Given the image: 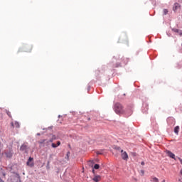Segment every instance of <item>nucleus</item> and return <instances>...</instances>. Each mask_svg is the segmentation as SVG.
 <instances>
[{"mask_svg":"<svg viewBox=\"0 0 182 182\" xmlns=\"http://www.w3.org/2000/svg\"><path fill=\"white\" fill-rule=\"evenodd\" d=\"M114 110L117 114H124V113H126V114H128V115H130L132 113H133L132 108H130L128 111H124L123 109V105H122L120 103H116L114 105Z\"/></svg>","mask_w":182,"mask_h":182,"instance_id":"obj_1","label":"nucleus"},{"mask_svg":"<svg viewBox=\"0 0 182 182\" xmlns=\"http://www.w3.org/2000/svg\"><path fill=\"white\" fill-rule=\"evenodd\" d=\"M120 153L122 160H124V161H127V160H129V154H127V152H126L123 149H121Z\"/></svg>","mask_w":182,"mask_h":182,"instance_id":"obj_2","label":"nucleus"},{"mask_svg":"<svg viewBox=\"0 0 182 182\" xmlns=\"http://www.w3.org/2000/svg\"><path fill=\"white\" fill-rule=\"evenodd\" d=\"M23 52H27V53H29V52H32V49H33V47L31 45H28V46H25L23 47Z\"/></svg>","mask_w":182,"mask_h":182,"instance_id":"obj_3","label":"nucleus"},{"mask_svg":"<svg viewBox=\"0 0 182 182\" xmlns=\"http://www.w3.org/2000/svg\"><path fill=\"white\" fill-rule=\"evenodd\" d=\"M166 153L168 157H170L171 159H173V160H176V155L173 152H171V151L166 150Z\"/></svg>","mask_w":182,"mask_h":182,"instance_id":"obj_4","label":"nucleus"},{"mask_svg":"<svg viewBox=\"0 0 182 182\" xmlns=\"http://www.w3.org/2000/svg\"><path fill=\"white\" fill-rule=\"evenodd\" d=\"M33 158L29 157L28 161H27V166H29V167H33Z\"/></svg>","mask_w":182,"mask_h":182,"instance_id":"obj_5","label":"nucleus"},{"mask_svg":"<svg viewBox=\"0 0 182 182\" xmlns=\"http://www.w3.org/2000/svg\"><path fill=\"white\" fill-rule=\"evenodd\" d=\"M27 149H28V145L26 144H23L20 147L21 151H26Z\"/></svg>","mask_w":182,"mask_h":182,"instance_id":"obj_6","label":"nucleus"},{"mask_svg":"<svg viewBox=\"0 0 182 182\" xmlns=\"http://www.w3.org/2000/svg\"><path fill=\"white\" fill-rule=\"evenodd\" d=\"M11 126L12 127H16V129H19V127H21V125L18 122H11Z\"/></svg>","mask_w":182,"mask_h":182,"instance_id":"obj_7","label":"nucleus"},{"mask_svg":"<svg viewBox=\"0 0 182 182\" xmlns=\"http://www.w3.org/2000/svg\"><path fill=\"white\" fill-rule=\"evenodd\" d=\"M92 180H93L95 182H99V181H100V180H102V176H99V175H97V176H94V178H92Z\"/></svg>","mask_w":182,"mask_h":182,"instance_id":"obj_8","label":"nucleus"},{"mask_svg":"<svg viewBox=\"0 0 182 182\" xmlns=\"http://www.w3.org/2000/svg\"><path fill=\"white\" fill-rule=\"evenodd\" d=\"M179 8H180V4L178 3H175L173 4V11L176 12V11H177V9H178Z\"/></svg>","mask_w":182,"mask_h":182,"instance_id":"obj_9","label":"nucleus"},{"mask_svg":"<svg viewBox=\"0 0 182 182\" xmlns=\"http://www.w3.org/2000/svg\"><path fill=\"white\" fill-rule=\"evenodd\" d=\"M51 146H52V147H53V149H56V147H58V146H60V141H57V145H56L55 143H53V144H51Z\"/></svg>","mask_w":182,"mask_h":182,"instance_id":"obj_10","label":"nucleus"},{"mask_svg":"<svg viewBox=\"0 0 182 182\" xmlns=\"http://www.w3.org/2000/svg\"><path fill=\"white\" fill-rule=\"evenodd\" d=\"M48 141H48V140H46V139H43V140H41V141H39V144H47V145H48V144H49V142H48Z\"/></svg>","mask_w":182,"mask_h":182,"instance_id":"obj_11","label":"nucleus"},{"mask_svg":"<svg viewBox=\"0 0 182 182\" xmlns=\"http://www.w3.org/2000/svg\"><path fill=\"white\" fill-rule=\"evenodd\" d=\"M178 132H180V127L176 126V127L174 128V133H176V134H178Z\"/></svg>","mask_w":182,"mask_h":182,"instance_id":"obj_12","label":"nucleus"},{"mask_svg":"<svg viewBox=\"0 0 182 182\" xmlns=\"http://www.w3.org/2000/svg\"><path fill=\"white\" fill-rule=\"evenodd\" d=\"M151 182H159V178H157L156 177H152L151 179Z\"/></svg>","mask_w":182,"mask_h":182,"instance_id":"obj_13","label":"nucleus"},{"mask_svg":"<svg viewBox=\"0 0 182 182\" xmlns=\"http://www.w3.org/2000/svg\"><path fill=\"white\" fill-rule=\"evenodd\" d=\"M53 140H56V136H53L52 139L48 140V141H47V143H52L53 141Z\"/></svg>","mask_w":182,"mask_h":182,"instance_id":"obj_14","label":"nucleus"},{"mask_svg":"<svg viewBox=\"0 0 182 182\" xmlns=\"http://www.w3.org/2000/svg\"><path fill=\"white\" fill-rule=\"evenodd\" d=\"M94 168H95V170H99V168H100V166L97 164H95V165L94 166Z\"/></svg>","mask_w":182,"mask_h":182,"instance_id":"obj_15","label":"nucleus"},{"mask_svg":"<svg viewBox=\"0 0 182 182\" xmlns=\"http://www.w3.org/2000/svg\"><path fill=\"white\" fill-rule=\"evenodd\" d=\"M163 12H164V15H167V14H168V10L164 9L163 10Z\"/></svg>","mask_w":182,"mask_h":182,"instance_id":"obj_16","label":"nucleus"},{"mask_svg":"<svg viewBox=\"0 0 182 182\" xmlns=\"http://www.w3.org/2000/svg\"><path fill=\"white\" fill-rule=\"evenodd\" d=\"M172 31H173V32H175L176 33L180 32V30H178L177 28H173Z\"/></svg>","mask_w":182,"mask_h":182,"instance_id":"obj_17","label":"nucleus"},{"mask_svg":"<svg viewBox=\"0 0 182 182\" xmlns=\"http://www.w3.org/2000/svg\"><path fill=\"white\" fill-rule=\"evenodd\" d=\"M69 156H70V152H68L67 153V154H66V156H65V159H67V160H69Z\"/></svg>","mask_w":182,"mask_h":182,"instance_id":"obj_18","label":"nucleus"},{"mask_svg":"<svg viewBox=\"0 0 182 182\" xmlns=\"http://www.w3.org/2000/svg\"><path fill=\"white\" fill-rule=\"evenodd\" d=\"M6 114H7L8 116H9L10 117H12V115L11 114V112L7 111V112H6Z\"/></svg>","mask_w":182,"mask_h":182,"instance_id":"obj_19","label":"nucleus"},{"mask_svg":"<svg viewBox=\"0 0 182 182\" xmlns=\"http://www.w3.org/2000/svg\"><path fill=\"white\" fill-rule=\"evenodd\" d=\"M178 35H182V31L179 30V32H178Z\"/></svg>","mask_w":182,"mask_h":182,"instance_id":"obj_20","label":"nucleus"},{"mask_svg":"<svg viewBox=\"0 0 182 182\" xmlns=\"http://www.w3.org/2000/svg\"><path fill=\"white\" fill-rule=\"evenodd\" d=\"M141 166H144V161H142V162L141 163Z\"/></svg>","mask_w":182,"mask_h":182,"instance_id":"obj_21","label":"nucleus"},{"mask_svg":"<svg viewBox=\"0 0 182 182\" xmlns=\"http://www.w3.org/2000/svg\"><path fill=\"white\" fill-rule=\"evenodd\" d=\"M116 149H117V150H120V147L119 146L117 147Z\"/></svg>","mask_w":182,"mask_h":182,"instance_id":"obj_22","label":"nucleus"},{"mask_svg":"<svg viewBox=\"0 0 182 182\" xmlns=\"http://www.w3.org/2000/svg\"><path fill=\"white\" fill-rule=\"evenodd\" d=\"M0 182H4V180H2L1 178H0Z\"/></svg>","mask_w":182,"mask_h":182,"instance_id":"obj_23","label":"nucleus"},{"mask_svg":"<svg viewBox=\"0 0 182 182\" xmlns=\"http://www.w3.org/2000/svg\"><path fill=\"white\" fill-rule=\"evenodd\" d=\"M141 172L142 173V174H144V171H141Z\"/></svg>","mask_w":182,"mask_h":182,"instance_id":"obj_24","label":"nucleus"},{"mask_svg":"<svg viewBox=\"0 0 182 182\" xmlns=\"http://www.w3.org/2000/svg\"><path fill=\"white\" fill-rule=\"evenodd\" d=\"M180 174H181V176H182V169H181V171H180Z\"/></svg>","mask_w":182,"mask_h":182,"instance_id":"obj_25","label":"nucleus"},{"mask_svg":"<svg viewBox=\"0 0 182 182\" xmlns=\"http://www.w3.org/2000/svg\"><path fill=\"white\" fill-rule=\"evenodd\" d=\"M37 136H41V134L38 133V134H37Z\"/></svg>","mask_w":182,"mask_h":182,"instance_id":"obj_26","label":"nucleus"},{"mask_svg":"<svg viewBox=\"0 0 182 182\" xmlns=\"http://www.w3.org/2000/svg\"><path fill=\"white\" fill-rule=\"evenodd\" d=\"M92 173H95V169H92Z\"/></svg>","mask_w":182,"mask_h":182,"instance_id":"obj_27","label":"nucleus"},{"mask_svg":"<svg viewBox=\"0 0 182 182\" xmlns=\"http://www.w3.org/2000/svg\"><path fill=\"white\" fill-rule=\"evenodd\" d=\"M162 182H166V180L164 179V180L162 181Z\"/></svg>","mask_w":182,"mask_h":182,"instance_id":"obj_28","label":"nucleus"},{"mask_svg":"<svg viewBox=\"0 0 182 182\" xmlns=\"http://www.w3.org/2000/svg\"><path fill=\"white\" fill-rule=\"evenodd\" d=\"M97 154H100V152H97Z\"/></svg>","mask_w":182,"mask_h":182,"instance_id":"obj_29","label":"nucleus"},{"mask_svg":"<svg viewBox=\"0 0 182 182\" xmlns=\"http://www.w3.org/2000/svg\"><path fill=\"white\" fill-rule=\"evenodd\" d=\"M3 176H5V173H4Z\"/></svg>","mask_w":182,"mask_h":182,"instance_id":"obj_30","label":"nucleus"}]
</instances>
